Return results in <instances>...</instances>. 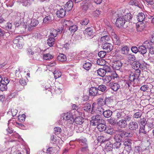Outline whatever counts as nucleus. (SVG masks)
Masks as SVG:
<instances>
[{
  "instance_id": "nucleus-51",
  "label": "nucleus",
  "mask_w": 154,
  "mask_h": 154,
  "mask_svg": "<svg viewBox=\"0 0 154 154\" xmlns=\"http://www.w3.org/2000/svg\"><path fill=\"white\" fill-rule=\"evenodd\" d=\"M12 24L11 23H8L5 26H3L2 27L5 29L7 31L10 30L12 28Z\"/></svg>"
},
{
  "instance_id": "nucleus-55",
  "label": "nucleus",
  "mask_w": 154,
  "mask_h": 154,
  "mask_svg": "<svg viewBox=\"0 0 154 154\" xmlns=\"http://www.w3.org/2000/svg\"><path fill=\"white\" fill-rule=\"evenodd\" d=\"M81 151L84 153H88L89 149L88 146H83L81 148Z\"/></svg>"
},
{
  "instance_id": "nucleus-24",
  "label": "nucleus",
  "mask_w": 154,
  "mask_h": 154,
  "mask_svg": "<svg viewBox=\"0 0 154 154\" xmlns=\"http://www.w3.org/2000/svg\"><path fill=\"white\" fill-rule=\"evenodd\" d=\"M129 3L130 5L137 6L139 8H140V2L137 0H130Z\"/></svg>"
},
{
  "instance_id": "nucleus-52",
  "label": "nucleus",
  "mask_w": 154,
  "mask_h": 154,
  "mask_svg": "<svg viewBox=\"0 0 154 154\" xmlns=\"http://www.w3.org/2000/svg\"><path fill=\"white\" fill-rule=\"evenodd\" d=\"M129 81L131 82H134L135 80H137L136 77L134 76L133 72H131L129 75L128 77Z\"/></svg>"
},
{
  "instance_id": "nucleus-58",
  "label": "nucleus",
  "mask_w": 154,
  "mask_h": 154,
  "mask_svg": "<svg viewBox=\"0 0 154 154\" xmlns=\"http://www.w3.org/2000/svg\"><path fill=\"white\" fill-rule=\"evenodd\" d=\"M141 148L139 146H137L135 147L134 150V154H140L141 152Z\"/></svg>"
},
{
  "instance_id": "nucleus-11",
  "label": "nucleus",
  "mask_w": 154,
  "mask_h": 154,
  "mask_svg": "<svg viewBox=\"0 0 154 154\" xmlns=\"http://www.w3.org/2000/svg\"><path fill=\"white\" fill-rule=\"evenodd\" d=\"M73 1L69 0L65 5L64 8L66 11H70L73 7Z\"/></svg>"
},
{
  "instance_id": "nucleus-5",
  "label": "nucleus",
  "mask_w": 154,
  "mask_h": 154,
  "mask_svg": "<svg viewBox=\"0 0 154 154\" xmlns=\"http://www.w3.org/2000/svg\"><path fill=\"white\" fill-rule=\"evenodd\" d=\"M125 22V20L123 19V17H120L117 19L116 22V24L118 27H124V25Z\"/></svg>"
},
{
  "instance_id": "nucleus-7",
  "label": "nucleus",
  "mask_w": 154,
  "mask_h": 154,
  "mask_svg": "<svg viewBox=\"0 0 154 154\" xmlns=\"http://www.w3.org/2000/svg\"><path fill=\"white\" fill-rule=\"evenodd\" d=\"M97 88L95 87H92L89 90V94L91 96H95L100 94L98 92Z\"/></svg>"
},
{
  "instance_id": "nucleus-54",
  "label": "nucleus",
  "mask_w": 154,
  "mask_h": 154,
  "mask_svg": "<svg viewBox=\"0 0 154 154\" xmlns=\"http://www.w3.org/2000/svg\"><path fill=\"white\" fill-rule=\"evenodd\" d=\"M117 131L118 132H119L120 134L123 137H127L126 136V131L124 130H118Z\"/></svg>"
},
{
  "instance_id": "nucleus-13",
  "label": "nucleus",
  "mask_w": 154,
  "mask_h": 154,
  "mask_svg": "<svg viewBox=\"0 0 154 154\" xmlns=\"http://www.w3.org/2000/svg\"><path fill=\"white\" fill-rule=\"evenodd\" d=\"M109 86L114 91H116L120 88V86L117 83H110Z\"/></svg>"
},
{
  "instance_id": "nucleus-28",
  "label": "nucleus",
  "mask_w": 154,
  "mask_h": 154,
  "mask_svg": "<svg viewBox=\"0 0 154 154\" xmlns=\"http://www.w3.org/2000/svg\"><path fill=\"white\" fill-rule=\"evenodd\" d=\"M57 60L61 62L66 61L67 60L66 56L63 54H60L57 57Z\"/></svg>"
},
{
  "instance_id": "nucleus-39",
  "label": "nucleus",
  "mask_w": 154,
  "mask_h": 154,
  "mask_svg": "<svg viewBox=\"0 0 154 154\" xmlns=\"http://www.w3.org/2000/svg\"><path fill=\"white\" fill-rule=\"evenodd\" d=\"M144 45H145L146 48L149 49L153 48L152 45V43L151 42H149V41H145L144 43Z\"/></svg>"
},
{
  "instance_id": "nucleus-26",
  "label": "nucleus",
  "mask_w": 154,
  "mask_h": 154,
  "mask_svg": "<svg viewBox=\"0 0 154 154\" xmlns=\"http://www.w3.org/2000/svg\"><path fill=\"white\" fill-rule=\"evenodd\" d=\"M137 18L139 22H142L144 20L145 16L143 13H140L137 15Z\"/></svg>"
},
{
  "instance_id": "nucleus-63",
  "label": "nucleus",
  "mask_w": 154,
  "mask_h": 154,
  "mask_svg": "<svg viewBox=\"0 0 154 154\" xmlns=\"http://www.w3.org/2000/svg\"><path fill=\"white\" fill-rule=\"evenodd\" d=\"M54 133L56 134H58L61 132V129L59 127H56L54 128Z\"/></svg>"
},
{
  "instance_id": "nucleus-42",
  "label": "nucleus",
  "mask_w": 154,
  "mask_h": 154,
  "mask_svg": "<svg viewBox=\"0 0 154 154\" xmlns=\"http://www.w3.org/2000/svg\"><path fill=\"white\" fill-rule=\"evenodd\" d=\"M78 29L77 26L76 25H71L69 27V30L72 32L74 33Z\"/></svg>"
},
{
  "instance_id": "nucleus-53",
  "label": "nucleus",
  "mask_w": 154,
  "mask_h": 154,
  "mask_svg": "<svg viewBox=\"0 0 154 154\" xmlns=\"http://www.w3.org/2000/svg\"><path fill=\"white\" fill-rule=\"evenodd\" d=\"M97 102L101 106H103L105 105V100L101 98H98L97 100Z\"/></svg>"
},
{
  "instance_id": "nucleus-21",
  "label": "nucleus",
  "mask_w": 154,
  "mask_h": 154,
  "mask_svg": "<svg viewBox=\"0 0 154 154\" xmlns=\"http://www.w3.org/2000/svg\"><path fill=\"white\" fill-rule=\"evenodd\" d=\"M126 114L124 111L119 110L117 111L116 116L118 119H123V118L125 116Z\"/></svg>"
},
{
  "instance_id": "nucleus-8",
  "label": "nucleus",
  "mask_w": 154,
  "mask_h": 154,
  "mask_svg": "<svg viewBox=\"0 0 154 154\" xmlns=\"http://www.w3.org/2000/svg\"><path fill=\"white\" fill-rule=\"evenodd\" d=\"M90 5V4L88 2L86 1H83L81 5V8L85 12L88 9Z\"/></svg>"
},
{
  "instance_id": "nucleus-19",
  "label": "nucleus",
  "mask_w": 154,
  "mask_h": 154,
  "mask_svg": "<svg viewBox=\"0 0 154 154\" xmlns=\"http://www.w3.org/2000/svg\"><path fill=\"white\" fill-rule=\"evenodd\" d=\"M104 123H100L97 125V128L100 131H104L106 128V126L104 124Z\"/></svg>"
},
{
  "instance_id": "nucleus-45",
  "label": "nucleus",
  "mask_w": 154,
  "mask_h": 154,
  "mask_svg": "<svg viewBox=\"0 0 154 154\" xmlns=\"http://www.w3.org/2000/svg\"><path fill=\"white\" fill-rule=\"evenodd\" d=\"M141 73L140 70L139 69H137L134 72H133V74L134 75V76L136 78L138 79L139 78L140 75Z\"/></svg>"
},
{
  "instance_id": "nucleus-30",
  "label": "nucleus",
  "mask_w": 154,
  "mask_h": 154,
  "mask_svg": "<svg viewBox=\"0 0 154 154\" xmlns=\"http://www.w3.org/2000/svg\"><path fill=\"white\" fill-rule=\"evenodd\" d=\"M129 50V48L127 46H125L123 47L121 49V51L122 54H128V51Z\"/></svg>"
},
{
  "instance_id": "nucleus-29",
  "label": "nucleus",
  "mask_w": 154,
  "mask_h": 154,
  "mask_svg": "<svg viewBox=\"0 0 154 154\" xmlns=\"http://www.w3.org/2000/svg\"><path fill=\"white\" fill-rule=\"evenodd\" d=\"M132 17V15L130 13H127L126 14L125 13L124 15H123V17L124 20H125V21H130Z\"/></svg>"
},
{
  "instance_id": "nucleus-6",
  "label": "nucleus",
  "mask_w": 154,
  "mask_h": 154,
  "mask_svg": "<svg viewBox=\"0 0 154 154\" xmlns=\"http://www.w3.org/2000/svg\"><path fill=\"white\" fill-rule=\"evenodd\" d=\"M23 39L20 36H17L13 40V43L16 44L18 47L20 48L22 47V42Z\"/></svg>"
},
{
  "instance_id": "nucleus-12",
  "label": "nucleus",
  "mask_w": 154,
  "mask_h": 154,
  "mask_svg": "<svg viewBox=\"0 0 154 154\" xmlns=\"http://www.w3.org/2000/svg\"><path fill=\"white\" fill-rule=\"evenodd\" d=\"M113 47L112 45L107 42L105 43L103 46V49L107 52L110 51L112 50Z\"/></svg>"
},
{
  "instance_id": "nucleus-9",
  "label": "nucleus",
  "mask_w": 154,
  "mask_h": 154,
  "mask_svg": "<svg viewBox=\"0 0 154 154\" xmlns=\"http://www.w3.org/2000/svg\"><path fill=\"white\" fill-rule=\"evenodd\" d=\"M138 123L135 122H131L128 125L129 129L131 131L136 130L138 129Z\"/></svg>"
},
{
  "instance_id": "nucleus-14",
  "label": "nucleus",
  "mask_w": 154,
  "mask_h": 154,
  "mask_svg": "<svg viewBox=\"0 0 154 154\" xmlns=\"http://www.w3.org/2000/svg\"><path fill=\"white\" fill-rule=\"evenodd\" d=\"M66 10L62 8L59 9L57 12L56 15L58 17L63 18L66 14Z\"/></svg>"
},
{
  "instance_id": "nucleus-60",
  "label": "nucleus",
  "mask_w": 154,
  "mask_h": 154,
  "mask_svg": "<svg viewBox=\"0 0 154 154\" xmlns=\"http://www.w3.org/2000/svg\"><path fill=\"white\" fill-rule=\"evenodd\" d=\"M52 56L49 54H44L43 56V58L45 60H49L52 58Z\"/></svg>"
},
{
  "instance_id": "nucleus-48",
  "label": "nucleus",
  "mask_w": 154,
  "mask_h": 154,
  "mask_svg": "<svg viewBox=\"0 0 154 154\" xmlns=\"http://www.w3.org/2000/svg\"><path fill=\"white\" fill-rule=\"evenodd\" d=\"M39 22L38 20L35 19H32L31 20L30 25L31 26H37L38 23Z\"/></svg>"
},
{
  "instance_id": "nucleus-10",
  "label": "nucleus",
  "mask_w": 154,
  "mask_h": 154,
  "mask_svg": "<svg viewBox=\"0 0 154 154\" xmlns=\"http://www.w3.org/2000/svg\"><path fill=\"white\" fill-rule=\"evenodd\" d=\"M84 33L87 35L89 37H93L94 36V28L93 27L88 28L85 29Z\"/></svg>"
},
{
  "instance_id": "nucleus-32",
  "label": "nucleus",
  "mask_w": 154,
  "mask_h": 154,
  "mask_svg": "<svg viewBox=\"0 0 154 154\" xmlns=\"http://www.w3.org/2000/svg\"><path fill=\"white\" fill-rule=\"evenodd\" d=\"M55 40L54 38L50 37L47 40V44L49 46L52 47L54 44Z\"/></svg>"
},
{
  "instance_id": "nucleus-50",
  "label": "nucleus",
  "mask_w": 154,
  "mask_h": 154,
  "mask_svg": "<svg viewBox=\"0 0 154 154\" xmlns=\"http://www.w3.org/2000/svg\"><path fill=\"white\" fill-rule=\"evenodd\" d=\"M0 84V90L4 91L6 90L7 88V85L2 82H1Z\"/></svg>"
},
{
  "instance_id": "nucleus-16",
  "label": "nucleus",
  "mask_w": 154,
  "mask_h": 154,
  "mask_svg": "<svg viewBox=\"0 0 154 154\" xmlns=\"http://www.w3.org/2000/svg\"><path fill=\"white\" fill-rule=\"evenodd\" d=\"M118 125L121 128H125L127 125V122L126 120L122 119L117 122Z\"/></svg>"
},
{
  "instance_id": "nucleus-36",
  "label": "nucleus",
  "mask_w": 154,
  "mask_h": 154,
  "mask_svg": "<svg viewBox=\"0 0 154 154\" xmlns=\"http://www.w3.org/2000/svg\"><path fill=\"white\" fill-rule=\"evenodd\" d=\"M91 66V63L89 62H86L83 65V67L84 68L87 70L90 69Z\"/></svg>"
},
{
  "instance_id": "nucleus-41",
  "label": "nucleus",
  "mask_w": 154,
  "mask_h": 154,
  "mask_svg": "<svg viewBox=\"0 0 154 154\" xmlns=\"http://www.w3.org/2000/svg\"><path fill=\"white\" fill-rule=\"evenodd\" d=\"M114 138L116 141L121 142L122 140L123 137L119 133V134L116 135Z\"/></svg>"
},
{
  "instance_id": "nucleus-23",
  "label": "nucleus",
  "mask_w": 154,
  "mask_h": 154,
  "mask_svg": "<svg viewBox=\"0 0 154 154\" xmlns=\"http://www.w3.org/2000/svg\"><path fill=\"white\" fill-rule=\"evenodd\" d=\"M112 114V111L109 110H106L104 111L103 112V116L106 118H109L111 116Z\"/></svg>"
},
{
  "instance_id": "nucleus-47",
  "label": "nucleus",
  "mask_w": 154,
  "mask_h": 154,
  "mask_svg": "<svg viewBox=\"0 0 154 154\" xmlns=\"http://www.w3.org/2000/svg\"><path fill=\"white\" fill-rule=\"evenodd\" d=\"M32 36L37 39H39L42 37V35L39 33H34L32 34Z\"/></svg>"
},
{
  "instance_id": "nucleus-37",
  "label": "nucleus",
  "mask_w": 154,
  "mask_h": 154,
  "mask_svg": "<svg viewBox=\"0 0 154 154\" xmlns=\"http://www.w3.org/2000/svg\"><path fill=\"white\" fill-rule=\"evenodd\" d=\"M98 75L100 76L103 77L106 74L105 71L103 69H99L97 70Z\"/></svg>"
},
{
  "instance_id": "nucleus-27",
  "label": "nucleus",
  "mask_w": 154,
  "mask_h": 154,
  "mask_svg": "<svg viewBox=\"0 0 154 154\" xmlns=\"http://www.w3.org/2000/svg\"><path fill=\"white\" fill-rule=\"evenodd\" d=\"M132 141L128 138H125L123 141L124 145L125 146L131 147Z\"/></svg>"
},
{
  "instance_id": "nucleus-59",
  "label": "nucleus",
  "mask_w": 154,
  "mask_h": 154,
  "mask_svg": "<svg viewBox=\"0 0 154 154\" xmlns=\"http://www.w3.org/2000/svg\"><path fill=\"white\" fill-rule=\"evenodd\" d=\"M31 3L30 0H23L22 2L23 5L25 6L30 5Z\"/></svg>"
},
{
  "instance_id": "nucleus-34",
  "label": "nucleus",
  "mask_w": 154,
  "mask_h": 154,
  "mask_svg": "<svg viewBox=\"0 0 154 154\" xmlns=\"http://www.w3.org/2000/svg\"><path fill=\"white\" fill-rule=\"evenodd\" d=\"M103 79L105 84H107L111 81L112 77L110 75L104 76L103 77Z\"/></svg>"
},
{
  "instance_id": "nucleus-46",
  "label": "nucleus",
  "mask_w": 154,
  "mask_h": 154,
  "mask_svg": "<svg viewBox=\"0 0 154 154\" xmlns=\"http://www.w3.org/2000/svg\"><path fill=\"white\" fill-rule=\"evenodd\" d=\"M127 57L129 60L133 61H135L136 59V57L135 55L131 54H128Z\"/></svg>"
},
{
  "instance_id": "nucleus-62",
  "label": "nucleus",
  "mask_w": 154,
  "mask_h": 154,
  "mask_svg": "<svg viewBox=\"0 0 154 154\" xmlns=\"http://www.w3.org/2000/svg\"><path fill=\"white\" fill-rule=\"evenodd\" d=\"M101 11L99 10H96V11H94L93 13V15L95 17H97L99 15L101 14Z\"/></svg>"
},
{
  "instance_id": "nucleus-38",
  "label": "nucleus",
  "mask_w": 154,
  "mask_h": 154,
  "mask_svg": "<svg viewBox=\"0 0 154 154\" xmlns=\"http://www.w3.org/2000/svg\"><path fill=\"white\" fill-rule=\"evenodd\" d=\"M83 109L86 111H90L91 108V105L89 103H86L83 104Z\"/></svg>"
},
{
  "instance_id": "nucleus-15",
  "label": "nucleus",
  "mask_w": 154,
  "mask_h": 154,
  "mask_svg": "<svg viewBox=\"0 0 154 154\" xmlns=\"http://www.w3.org/2000/svg\"><path fill=\"white\" fill-rule=\"evenodd\" d=\"M138 49L139 50V53L142 55L145 54L147 52V48L145 45H144V43L142 45L138 47Z\"/></svg>"
},
{
  "instance_id": "nucleus-56",
  "label": "nucleus",
  "mask_w": 154,
  "mask_h": 154,
  "mask_svg": "<svg viewBox=\"0 0 154 154\" xmlns=\"http://www.w3.org/2000/svg\"><path fill=\"white\" fill-rule=\"evenodd\" d=\"M142 115V113L141 111H138L135 113L133 115V117L135 118H140Z\"/></svg>"
},
{
  "instance_id": "nucleus-4",
  "label": "nucleus",
  "mask_w": 154,
  "mask_h": 154,
  "mask_svg": "<svg viewBox=\"0 0 154 154\" xmlns=\"http://www.w3.org/2000/svg\"><path fill=\"white\" fill-rule=\"evenodd\" d=\"M125 10L123 9H120L116 11H113L112 14L113 18L115 19L119 18V17H123L125 14Z\"/></svg>"
},
{
  "instance_id": "nucleus-17",
  "label": "nucleus",
  "mask_w": 154,
  "mask_h": 154,
  "mask_svg": "<svg viewBox=\"0 0 154 154\" xmlns=\"http://www.w3.org/2000/svg\"><path fill=\"white\" fill-rule=\"evenodd\" d=\"M122 63L120 61H116L113 64V68L117 70L119 69L122 66Z\"/></svg>"
},
{
  "instance_id": "nucleus-31",
  "label": "nucleus",
  "mask_w": 154,
  "mask_h": 154,
  "mask_svg": "<svg viewBox=\"0 0 154 154\" xmlns=\"http://www.w3.org/2000/svg\"><path fill=\"white\" fill-rule=\"evenodd\" d=\"M108 122L110 124L113 125H116L118 122L116 119L113 117H111L108 119Z\"/></svg>"
},
{
  "instance_id": "nucleus-2",
  "label": "nucleus",
  "mask_w": 154,
  "mask_h": 154,
  "mask_svg": "<svg viewBox=\"0 0 154 154\" xmlns=\"http://www.w3.org/2000/svg\"><path fill=\"white\" fill-rule=\"evenodd\" d=\"M98 105L96 103H93L92 105L91 113L93 114L95 112L99 114H103L104 111V109L101 107H98Z\"/></svg>"
},
{
  "instance_id": "nucleus-43",
  "label": "nucleus",
  "mask_w": 154,
  "mask_h": 154,
  "mask_svg": "<svg viewBox=\"0 0 154 154\" xmlns=\"http://www.w3.org/2000/svg\"><path fill=\"white\" fill-rule=\"evenodd\" d=\"M83 125L84 124L82 125H78L76 126L75 129L77 132L81 133L83 131L84 128L82 127V126H83Z\"/></svg>"
},
{
  "instance_id": "nucleus-1",
  "label": "nucleus",
  "mask_w": 154,
  "mask_h": 154,
  "mask_svg": "<svg viewBox=\"0 0 154 154\" xmlns=\"http://www.w3.org/2000/svg\"><path fill=\"white\" fill-rule=\"evenodd\" d=\"M105 122V121L102 119L101 116L99 115H97L92 117V119L91 121V125L92 126H97L100 123Z\"/></svg>"
},
{
  "instance_id": "nucleus-57",
  "label": "nucleus",
  "mask_w": 154,
  "mask_h": 154,
  "mask_svg": "<svg viewBox=\"0 0 154 154\" xmlns=\"http://www.w3.org/2000/svg\"><path fill=\"white\" fill-rule=\"evenodd\" d=\"M147 126L149 128V130H150L153 128L154 125L153 123V122L152 121V119H151V121L150 122H149V120H148V122L146 123Z\"/></svg>"
},
{
  "instance_id": "nucleus-64",
  "label": "nucleus",
  "mask_w": 154,
  "mask_h": 154,
  "mask_svg": "<svg viewBox=\"0 0 154 154\" xmlns=\"http://www.w3.org/2000/svg\"><path fill=\"white\" fill-rule=\"evenodd\" d=\"M63 24L68 27H69L72 24V22L69 20H65L63 22Z\"/></svg>"
},
{
  "instance_id": "nucleus-44",
  "label": "nucleus",
  "mask_w": 154,
  "mask_h": 154,
  "mask_svg": "<svg viewBox=\"0 0 154 154\" xmlns=\"http://www.w3.org/2000/svg\"><path fill=\"white\" fill-rule=\"evenodd\" d=\"M54 75L55 79H57L61 76L62 74L60 71H55L54 73Z\"/></svg>"
},
{
  "instance_id": "nucleus-35",
  "label": "nucleus",
  "mask_w": 154,
  "mask_h": 154,
  "mask_svg": "<svg viewBox=\"0 0 154 154\" xmlns=\"http://www.w3.org/2000/svg\"><path fill=\"white\" fill-rule=\"evenodd\" d=\"M80 144L83 146H88L86 139L84 137H82L79 140Z\"/></svg>"
},
{
  "instance_id": "nucleus-18",
  "label": "nucleus",
  "mask_w": 154,
  "mask_h": 154,
  "mask_svg": "<svg viewBox=\"0 0 154 154\" xmlns=\"http://www.w3.org/2000/svg\"><path fill=\"white\" fill-rule=\"evenodd\" d=\"M140 63L138 60H135L131 63L132 68L134 69H139L140 67Z\"/></svg>"
},
{
  "instance_id": "nucleus-20",
  "label": "nucleus",
  "mask_w": 154,
  "mask_h": 154,
  "mask_svg": "<svg viewBox=\"0 0 154 154\" xmlns=\"http://www.w3.org/2000/svg\"><path fill=\"white\" fill-rule=\"evenodd\" d=\"M60 29H58V31L54 29H52L50 32V37H55L57 35L58 32L60 33Z\"/></svg>"
},
{
  "instance_id": "nucleus-40",
  "label": "nucleus",
  "mask_w": 154,
  "mask_h": 154,
  "mask_svg": "<svg viewBox=\"0 0 154 154\" xmlns=\"http://www.w3.org/2000/svg\"><path fill=\"white\" fill-rule=\"evenodd\" d=\"M110 40L109 36L105 35L101 37L100 39V41L103 42H108Z\"/></svg>"
},
{
  "instance_id": "nucleus-61",
  "label": "nucleus",
  "mask_w": 154,
  "mask_h": 154,
  "mask_svg": "<svg viewBox=\"0 0 154 154\" xmlns=\"http://www.w3.org/2000/svg\"><path fill=\"white\" fill-rule=\"evenodd\" d=\"M147 131L145 130V126H142L140 127L139 129V133H143L146 134L147 133Z\"/></svg>"
},
{
  "instance_id": "nucleus-3",
  "label": "nucleus",
  "mask_w": 154,
  "mask_h": 154,
  "mask_svg": "<svg viewBox=\"0 0 154 154\" xmlns=\"http://www.w3.org/2000/svg\"><path fill=\"white\" fill-rule=\"evenodd\" d=\"M63 117V119L69 124H72L75 122L74 117L72 113L70 112L64 114Z\"/></svg>"
},
{
  "instance_id": "nucleus-33",
  "label": "nucleus",
  "mask_w": 154,
  "mask_h": 154,
  "mask_svg": "<svg viewBox=\"0 0 154 154\" xmlns=\"http://www.w3.org/2000/svg\"><path fill=\"white\" fill-rule=\"evenodd\" d=\"M97 89L98 91L105 92L107 91V87L104 85H101L98 86Z\"/></svg>"
},
{
  "instance_id": "nucleus-22",
  "label": "nucleus",
  "mask_w": 154,
  "mask_h": 154,
  "mask_svg": "<svg viewBox=\"0 0 154 154\" xmlns=\"http://www.w3.org/2000/svg\"><path fill=\"white\" fill-rule=\"evenodd\" d=\"M112 39L113 42L115 45H120V41L119 38L116 35H114Z\"/></svg>"
},
{
  "instance_id": "nucleus-25",
  "label": "nucleus",
  "mask_w": 154,
  "mask_h": 154,
  "mask_svg": "<svg viewBox=\"0 0 154 154\" xmlns=\"http://www.w3.org/2000/svg\"><path fill=\"white\" fill-rule=\"evenodd\" d=\"M83 119L81 117H77L75 118V123L78 125H81L83 124Z\"/></svg>"
},
{
  "instance_id": "nucleus-49",
  "label": "nucleus",
  "mask_w": 154,
  "mask_h": 154,
  "mask_svg": "<svg viewBox=\"0 0 154 154\" xmlns=\"http://www.w3.org/2000/svg\"><path fill=\"white\" fill-rule=\"evenodd\" d=\"M105 104L107 105H110L112 103L113 100L111 98H105Z\"/></svg>"
}]
</instances>
